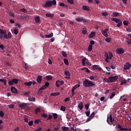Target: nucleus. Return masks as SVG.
<instances>
[{"label": "nucleus", "instance_id": "1", "mask_svg": "<svg viewBox=\"0 0 131 131\" xmlns=\"http://www.w3.org/2000/svg\"><path fill=\"white\" fill-rule=\"evenodd\" d=\"M118 79V76H115L114 77L110 76L108 78H104L103 79V81L107 82V83H112V82H115V81H116V80H117Z\"/></svg>", "mask_w": 131, "mask_h": 131}, {"label": "nucleus", "instance_id": "2", "mask_svg": "<svg viewBox=\"0 0 131 131\" xmlns=\"http://www.w3.org/2000/svg\"><path fill=\"white\" fill-rule=\"evenodd\" d=\"M83 85L84 88H91V86H94L96 84L94 83V82L89 81L88 79H85L83 81Z\"/></svg>", "mask_w": 131, "mask_h": 131}, {"label": "nucleus", "instance_id": "3", "mask_svg": "<svg viewBox=\"0 0 131 131\" xmlns=\"http://www.w3.org/2000/svg\"><path fill=\"white\" fill-rule=\"evenodd\" d=\"M50 85V83L48 82H46L45 83V84L43 85L42 87H41L39 90H38V93H39L40 94H41V91H42L43 90H46V89H47V88H48V86H49Z\"/></svg>", "mask_w": 131, "mask_h": 131}, {"label": "nucleus", "instance_id": "4", "mask_svg": "<svg viewBox=\"0 0 131 131\" xmlns=\"http://www.w3.org/2000/svg\"><path fill=\"white\" fill-rule=\"evenodd\" d=\"M75 20L77 22H83V23H86L88 22V20L85 18H83L82 17H76L75 18Z\"/></svg>", "mask_w": 131, "mask_h": 131}, {"label": "nucleus", "instance_id": "5", "mask_svg": "<svg viewBox=\"0 0 131 131\" xmlns=\"http://www.w3.org/2000/svg\"><path fill=\"white\" fill-rule=\"evenodd\" d=\"M106 121L108 124L111 125L113 124V121L112 120V114H110L109 117H107Z\"/></svg>", "mask_w": 131, "mask_h": 131}, {"label": "nucleus", "instance_id": "6", "mask_svg": "<svg viewBox=\"0 0 131 131\" xmlns=\"http://www.w3.org/2000/svg\"><path fill=\"white\" fill-rule=\"evenodd\" d=\"M125 52V50L122 48H119L118 49H117V53L118 54V55H122V54H124Z\"/></svg>", "mask_w": 131, "mask_h": 131}, {"label": "nucleus", "instance_id": "7", "mask_svg": "<svg viewBox=\"0 0 131 131\" xmlns=\"http://www.w3.org/2000/svg\"><path fill=\"white\" fill-rule=\"evenodd\" d=\"M52 6V2L51 1H47L46 4L43 5L44 8H50Z\"/></svg>", "mask_w": 131, "mask_h": 131}, {"label": "nucleus", "instance_id": "8", "mask_svg": "<svg viewBox=\"0 0 131 131\" xmlns=\"http://www.w3.org/2000/svg\"><path fill=\"white\" fill-rule=\"evenodd\" d=\"M131 68V64L129 62H126L124 64V70H129Z\"/></svg>", "mask_w": 131, "mask_h": 131}, {"label": "nucleus", "instance_id": "9", "mask_svg": "<svg viewBox=\"0 0 131 131\" xmlns=\"http://www.w3.org/2000/svg\"><path fill=\"white\" fill-rule=\"evenodd\" d=\"M4 37L6 39H11V37H12V34L9 32L8 33L7 35V34H5V35H4Z\"/></svg>", "mask_w": 131, "mask_h": 131}, {"label": "nucleus", "instance_id": "10", "mask_svg": "<svg viewBox=\"0 0 131 131\" xmlns=\"http://www.w3.org/2000/svg\"><path fill=\"white\" fill-rule=\"evenodd\" d=\"M118 128H119V130L123 131V130H126V131H131V128H122V126L120 125V124H118L117 126Z\"/></svg>", "mask_w": 131, "mask_h": 131}, {"label": "nucleus", "instance_id": "11", "mask_svg": "<svg viewBox=\"0 0 131 131\" xmlns=\"http://www.w3.org/2000/svg\"><path fill=\"white\" fill-rule=\"evenodd\" d=\"M92 69H93V70H99V71H101V70H102V68L100 67V66L97 64L93 66Z\"/></svg>", "mask_w": 131, "mask_h": 131}, {"label": "nucleus", "instance_id": "12", "mask_svg": "<svg viewBox=\"0 0 131 131\" xmlns=\"http://www.w3.org/2000/svg\"><path fill=\"white\" fill-rule=\"evenodd\" d=\"M62 84H64V81H60V80H57L56 82V85L57 88H59L60 85H62Z\"/></svg>", "mask_w": 131, "mask_h": 131}, {"label": "nucleus", "instance_id": "13", "mask_svg": "<svg viewBox=\"0 0 131 131\" xmlns=\"http://www.w3.org/2000/svg\"><path fill=\"white\" fill-rule=\"evenodd\" d=\"M64 74L66 76H68L65 77V78H66V79H70V72H69V71H65Z\"/></svg>", "mask_w": 131, "mask_h": 131}, {"label": "nucleus", "instance_id": "14", "mask_svg": "<svg viewBox=\"0 0 131 131\" xmlns=\"http://www.w3.org/2000/svg\"><path fill=\"white\" fill-rule=\"evenodd\" d=\"M80 84H77L75 86H74L72 89V93L73 94L74 93V91L76 90V89H78V88H80Z\"/></svg>", "mask_w": 131, "mask_h": 131}, {"label": "nucleus", "instance_id": "15", "mask_svg": "<svg viewBox=\"0 0 131 131\" xmlns=\"http://www.w3.org/2000/svg\"><path fill=\"white\" fill-rule=\"evenodd\" d=\"M19 107L21 108V109H25L26 107H27V103H23L20 104H19Z\"/></svg>", "mask_w": 131, "mask_h": 131}, {"label": "nucleus", "instance_id": "16", "mask_svg": "<svg viewBox=\"0 0 131 131\" xmlns=\"http://www.w3.org/2000/svg\"><path fill=\"white\" fill-rule=\"evenodd\" d=\"M41 80H42V76L38 75L37 78L38 83H41Z\"/></svg>", "mask_w": 131, "mask_h": 131}, {"label": "nucleus", "instance_id": "17", "mask_svg": "<svg viewBox=\"0 0 131 131\" xmlns=\"http://www.w3.org/2000/svg\"><path fill=\"white\" fill-rule=\"evenodd\" d=\"M104 57H105V61L107 63H109L110 60H109V54L107 52H105Z\"/></svg>", "mask_w": 131, "mask_h": 131}, {"label": "nucleus", "instance_id": "18", "mask_svg": "<svg viewBox=\"0 0 131 131\" xmlns=\"http://www.w3.org/2000/svg\"><path fill=\"white\" fill-rule=\"evenodd\" d=\"M11 92L12 93H13V94H17V93H18V91L17 90V89H16V88L15 87H11Z\"/></svg>", "mask_w": 131, "mask_h": 131}, {"label": "nucleus", "instance_id": "19", "mask_svg": "<svg viewBox=\"0 0 131 131\" xmlns=\"http://www.w3.org/2000/svg\"><path fill=\"white\" fill-rule=\"evenodd\" d=\"M94 36H96V32H92L89 36V38H93V37H94Z\"/></svg>", "mask_w": 131, "mask_h": 131}, {"label": "nucleus", "instance_id": "20", "mask_svg": "<svg viewBox=\"0 0 131 131\" xmlns=\"http://www.w3.org/2000/svg\"><path fill=\"white\" fill-rule=\"evenodd\" d=\"M25 85H27V86H31L32 85V81H30L29 82H26L24 83Z\"/></svg>", "mask_w": 131, "mask_h": 131}, {"label": "nucleus", "instance_id": "21", "mask_svg": "<svg viewBox=\"0 0 131 131\" xmlns=\"http://www.w3.org/2000/svg\"><path fill=\"white\" fill-rule=\"evenodd\" d=\"M53 36H54V33H51L49 35L45 34V37L46 38H51V37H53Z\"/></svg>", "mask_w": 131, "mask_h": 131}, {"label": "nucleus", "instance_id": "22", "mask_svg": "<svg viewBox=\"0 0 131 131\" xmlns=\"http://www.w3.org/2000/svg\"><path fill=\"white\" fill-rule=\"evenodd\" d=\"M111 20L112 21H114V22H116V23H118L119 22H120V21H121V20L116 18H112Z\"/></svg>", "mask_w": 131, "mask_h": 131}, {"label": "nucleus", "instance_id": "23", "mask_svg": "<svg viewBox=\"0 0 131 131\" xmlns=\"http://www.w3.org/2000/svg\"><path fill=\"white\" fill-rule=\"evenodd\" d=\"M81 70H85V72H87V73H91V71L89 70L88 68H82L81 69Z\"/></svg>", "mask_w": 131, "mask_h": 131}, {"label": "nucleus", "instance_id": "24", "mask_svg": "<svg viewBox=\"0 0 131 131\" xmlns=\"http://www.w3.org/2000/svg\"><path fill=\"white\" fill-rule=\"evenodd\" d=\"M0 82H3L4 85H7V80L5 79H0Z\"/></svg>", "mask_w": 131, "mask_h": 131}, {"label": "nucleus", "instance_id": "25", "mask_svg": "<svg viewBox=\"0 0 131 131\" xmlns=\"http://www.w3.org/2000/svg\"><path fill=\"white\" fill-rule=\"evenodd\" d=\"M13 84H17L19 82V79L13 78L12 79Z\"/></svg>", "mask_w": 131, "mask_h": 131}, {"label": "nucleus", "instance_id": "26", "mask_svg": "<svg viewBox=\"0 0 131 131\" xmlns=\"http://www.w3.org/2000/svg\"><path fill=\"white\" fill-rule=\"evenodd\" d=\"M59 95H60L59 92L51 93L50 94V96H53L54 97H56V96H59Z\"/></svg>", "mask_w": 131, "mask_h": 131}, {"label": "nucleus", "instance_id": "27", "mask_svg": "<svg viewBox=\"0 0 131 131\" xmlns=\"http://www.w3.org/2000/svg\"><path fill=\"white\" fill-rule=\"evenodd\" d=\"M29 101H30V102H35L36 101V99L35 97H30L29 98Z\"/></svg>", "mask_w": 131, "mask_h": 131}, {"label": "nucleus", "instance_id": "28", "mask_svg": "<svg viewBox=\"0 0 131 131\" xmlns=\"http://www.w3.org/2000/svg\"><path fill=\"white\" fill-rule=\"evenodd\" d=\"M78 108L80 109V110H82V108H83V103L82 102H80L78 104Z\"/></svg>", "mask_w": 131, "mask_h": 131}, {"label": "nucleus", "instance_id": "29", "mask_svg": "<svg viewBox=\"0 0 131 131\" xmlns=\"http://www.w3.org/2000/svg\"><path fill=\"white\" fill-rule=\"evenodd\" d=\"M85 61H86V57H84L82 59V65L85 66Z\"/></svg>", "mask_w": 131, "mask_h": 131}, {"label": "nucleus", "instance_id": "30", "mask_svg": "<svg viewBox=\"0 0 131 131\" xmlns=\"http://www.w3.org/2000/svg\"><path fill=\"white\" fill-rule=\"evenodd\" d=\"M47 80H52L53 79V77L52 75H48L46 77Z\"/></svg>", "mask_w": 131, "mask_h": 131}, {"label": "nucleus", "instance_id": "31", "mask_svg": "<svg viewBox=\"0 0 131 131\" xmlns=\"http://www.w3.org/2000/svg\"><path fill=\"white\" fill-rule=\"evenodd\" d=\"M46 16L47 17V18H52V17H54V14L47 13Z\"/></svg>", "mask_w": 131, "mask_h": 131}, {"label": "nucleus", "instance_id": "32", "mask_svg": "<svg viewBox=\"0 0 131 131\" xmlns=\"http://www.w3.org/2000/svg\"><path fill=\"white\" fill-rule=\"evenodd\" d=\"M35 21L36 23H39L40 22V18H39V16H37L35 18Z\"/></svg>", "mask_w": 131, "mask_h": 131}, {"label": "nucleus", "instance_id": "33", "mask_svg": "<svg viewBox=\"0 0 131 131\" xmlns=\"http://www.w3.org/2000/svg\"><path fill=\"white\" fill-rule=\"evenodd\" d=\"M82 8L84 11H90V7L89 6H83Z\"/></svg>", "mask_w": 131, "mask_h": 131}, {"label": "nucleus", "instance_id": "34", "mask_svg": "<svg viewBox=\"0 0 131 131\" xmlns=\"http://www.w3.org/2000/svg\"><path fill=\"white\" fill-rule=\"evenodd\" d=\"M7 34V32H5L4 30L0 29V34L2 35H5V34Z\"/></svg>", "mask_w": 131, "mask_h": 131}, {"label": "nucleus", "instance_id": "35", "mask_svg": "<svg viewBox=\"0 0 131 131\" xmlns=\"http://www.w3.org/2000/svg\"><path fill=\"white\" fill-rule=\"evenodd\" d=\"M61 129L62 131H68L69 130V127L62 126Z\"/></svg>", "mask_w": 131, "mask_h": 131}, {"label": "nucleus", "instance_id": "36", "mask_svg": "<svg viewBox=\"0 0 131 131\" xmlns=\"http://www.w3.org/2000/svg\"><path fill=\"white\" fill-rule=\"evenodd\" d=\"M60 7H65L66 8H68V6L67 5L61 2L59 3Z\"/></svg>", "mask_w": 131, "mask_h": 131}, {"label": "nucleus", "instance_id": "37", "mask_svg": "<svg viewBox=\"0 0 131 131\" xmlns=\"http://www.w3.org/2000/svg\"><path fill=\"white\" fill-rule=\"evenodd\" d=\"M102 34L105 36V37H108V34L106 32H104L103 31H101Z\"/></svg>", "mask_w": 131, "mask_h": 131}, {"label": "nucleus", "instance_id": "38", "mask_svg": "<svg viewBox=\"0 0 131 131\" xmlns=\"http://www.w3.org/2000/svg\"><path fill=\"white\" fill-rule=\"evenodd\" d=\"M63 62L65 64H66L67 66L69 65V61H68V60H67V59L64 58L63 59Z\"/></svg>", "mask_w": 131, "mask_h": 131}, {"label": "nucleus", "instance_id": "39", "mask_svg": "<svg viewBox=\"0 0 131 131\" xmlns=\"http://www.w3.org/2000/svg\"><path fill=\"white\" fill-rule=\"evenodd\" d=\"M52 115L53 116L54 119H57L58 118V114L56 113H53Z\"/></svg>", "mask_w": 131, "mask_h": 131}, {"label": "nucleus", "instance_id": "40", "mask_svg": "<svg viewBox=\"0 0 131 131\" xmlns=\"http://www.w3.org/2000/svg\"><path fill=\"white\" fill-rule=\"evenodd\" d=\"M112 57H113V54L111 52H108V60L109 59L111 60L112 59Z\"/></svg>", "mask_w": 131, "mask_h": 131}, {"label": "nucleus", "instance_id": "41", "mask_svg": "<svg viewBox=\"0 0 131 131\" xmlns=\"http://www.w3.org/2000/svg\"><path fill=\"white\" fill-rule=\"evenodd\" d=\"M95 114H96L95 113V112H92V113L90 116V118H91V119H93L94 117H95Z\"/></svg>", "mask_w": 131, "mask_h": 131}, {"label": "nucleus", "instance_id": "42", "mask_svg": "<svg viewBox=\"0 0 131 131\" xmlns=\"http://www.w3.org/2000/svg\"><path fill=\"white\" fill-rule=\"evenodd\" d=\"M119 13L117 12H113V17H118V16H119Z\"/></svg>", "mask_w": 131, "mask_h": 131}, {"label": "nucleus", "instance_id": "43", "mask_svg": "<svg viewBox=\"0 0 131 131\" xmlns=\"http://www.w3.org/2000/svg\"><path fill=\"white\" fill-rule=\"evenodd\" d=\"M116 94H115V92H113L110 97V99H113V98L114 97V96L116 95Z\"/></svg>", "mask_w": 131, "mask_h": 131}, {"label": "nucleus", "instance_id": "44", "mask_svg": "<svg viewBox=\"0 0 131 131\" xmlns=\"http://www.w3.org/2000/svg\"><path fill=\"white\" fill-rule=\"evenodd\" d=\"M39 122H41V121H40V119H36V120H35V121H34V123H35V124H38V123H39Z\"/></svg>", "mask_w": 131, "mask_h": 131}, {"label": "nucleus", "instance_id": "45", "mask_svg": "<svg viewBox=\"0 0 131 131\" xmlns=\"http://www.w3.org/2000/svg\"><path fill=\"white\" fill-rule=\"evenodd\" d=\"M88 32V31L86 30V28H84L82 31V33H83V34H86V33Z\"/></svg>", "mask_w": 131, "mask_h": 131}, {"label": "nucleus", "instance_id": "46", "mask_svg": "<svg viewBox=\"0 0 131 131\" xmlns=\"http://www.w3.org/2000/svg\"><path fill=\"white\" fill-rule=\"evenodd\" d=\"M61 54L63 57H64L65 58H67V54L66 53V52H65V51H62Z\"/></svg>", "mask_w": 131, "mask_h": 131}, {"label": "nucleus", "instance_id": "47", "mask_svg": "<svg viewBox=\"0 0 131 131\" xmlns=\"http://www.w3.org/2000/svg\"><path fill=\"white\" fill-rule=\"evenodd\" d=\"M39 112H40V108L39 107H37L35 110V114H38V113Z\"/></svg>", "mask_w": 131, "mask_h": 131}, {"label": "nucleus", "instance_id": "48", "mask_svg": "<svg viewBox=\"0 0 131 131\" xmlns=\"http://www.w3.org/2000/svg\"><path fill=\"white\" fill-rule=\"evenodd\" d=\"M92 50H93V45H90L88 48V51L89 52H92Z\"/></svg>", "mask_w": 131, "mask_h": 131}, {"label": "nucleus", "instance_id": "49", "mask_svg": "<svg viewBox=\"0 0 131 131\" xmlns=\"http://www.w3.org/2000/svg\"><path fill=\"white\" fill-rule=\"evenodd\" d=\"M123 24L125 26H127L128 25V21L127 20H124Z\"/></svg>", "mask_w": 131, "mask_h": 131}, {"label": "nucleus", "instance_id": "50", "mask_svg": "<svg viewBox=\"0 0 131 131\" xmlns=\"http://www.w3.org/2000/svg\"><path fill=\"white\" fill-rule=\"evenodd\" d=\"M60 110H61V111L64 112L65 110H66V107H65V106H63V105L61 106V107H60Z\"/></svg>", "mask_w": 131, "mask_h": 131}, {"label": "nucleus", "instance_id": "51", "mask_svg": "<svg viewBox=\"0 0 131 131\" xmlns=\"http://www.w3.org/2000/svg\"><path fill=\"white\" fill-rule=\"evenodd\" d=\"M122 25V21L120 20L117 25V27H120Z\"/></svg>", "mask_w": 131, "mask_h": 131}, {"label": "nucleus", "instance_id": "52", "mask_svg": "<svg viewBox=\"0 0 131 131\" xmlns=\"http://www.w3.org/2000/svg\"><path fill=\"white\" fill-rule=\"evenodd\" d=\"M126 81H127L126 80H122L120 83V85H123V84H125V83H126Z\"/></svg>", "mask_w": 131, "mask_h": 131}, {"label": "nucleus", "instance_id": "53", "mask_svg": "<svg viewBox=\"0 0 131 131\" xmlns=\"http://www.w3.org/2000/svg\"><path fill=\"white\" fill-rule=\"evenodd\" d=\"M84 107L86 110H89V108H90V103H87L84 105Z\"/></svg>", "mask_w": 131, "mask_h": 131}, {"label": "nucleus", "instance_id": "54", "mask_svg": "<svg viewBox=\"0 0 131 131\" xmlns=\"http://www.w3.org/2000/svg\"><path fill=\"white\" fill-rule=\"evenodd\" d=\"M20 12H23L24 13H27V10L25 8H23L20 10Z\"/></svg>", "mask_w": 131, "mask_h": 131}, {"label": "nucleus", "instance_id": "55", "mask_svg": "<svg viewBox=\"0 0 131 131\" xmlns=\"http://www.w3.org/2000/svg\"><path fill=\"white\" fill-rule=\"evenodd\" d=\"M31 92L30 91H27V92H25L23 95L24 96H28V95H29V94H30Z\"/></svg>", "mask_w": 131, "mask_h": 131}, {"label": "nucleus", "instance_id": "56", "mask_svg": "<svg viewBox=\"0 0 131 131\" xmlns=\"http://www.w3.org/2000/svg\"><path fill=\"white\" fill-rule=\"evenodd\" d=\"M8 84L9 85H13V84H14V83L13 82L12 80H9L8 81Z\"/></svg>", "mask_w": 131, "mask_h": 131}, {"label": "nucleus", "instance_id": "57", "mask_svg": "<svg viewBox=\"0 0 131 131\" xmlns=\"http://www.w3.org/2000/svg\"><path fill=\"white\" fill-rule=\"evenodd\" d=\"M101 15H102V16H104V17H106V16H108V13H107V12H102V13H101Z\"/></svg>", "mask_w": 131, "mask_h": 131}, {"label": "nucleus", "instance_id": "58", "mask_svg": "<svg viewBox=\"0 0 131 131\" xmlns=\"http://www.w3.org/2000/svg\"><path fill=\"white\" fill-rule=\"evenodd\" d=\"M18 32H19V31H18L17 29H15L14 30V34H15V35H17V34H18Z\"/></svg>", "mask_w": 131, "mask_h": 131}, {"label": "nucleus", "instance_id": "59", "mask_svg": "<svg viewBox=\"0 0 131 131\" xmlns=\"http://www.w3.org/2000/svg\"><path fill=\"white\" fill-rule=\"evenodd\" d=\"M28 124L29 126H32V125H33V120L30 121L28 123Z\"/></svg>", "mask_w": 131, "mask_h": 131}, {"label": "nucleus", "instance_id": "60", "mask_svg": "<svg viewBox=\"0 0 131 131\" xmlns=\"http://www.w3.org/2000/svg\"><path fill=\"white\" fill-rule=\"evenodd\" d=\"M5 66H6V67H9L12 66V64H11V63L8 62H6L5 63Z\"/></svg>", "mask_w": 131, "mask_h": 131}, {"label": "nucleus", "instance_id": "61", "mask_svg": "<svg viewBox=\"0 0 131 131\" xmlns=\"http://www.w3.org/2000/svg\"><path fill=\"white\" fill-rule=\"evenodd\" d=\"M68 2L71 5H73L74 4V1L73 0H68Z\"/></svg>", "mask_w": 131, "mask_h": 131}, {"label": "nucleus", "instance_id": "62", "mask_svg": "<svg viewBox=\"0 0 131 131\" xmlns=\"http://www.w3.org/2000/svg\"><path fill=\"white\" fill-rule=\"evenodd\" d=\"M41 117H44V118H48V115L47 114H42Z\"/></svg>", "mask_w": 131, "mask_h": 131}, {"label": "nucleus", "instance_id": "63", "mask_svg": "<svg viewBox=\"0 0 131 131\" xmlns=\"http://www.w3.org/2000/svg\"><path fill=\"white\" fill-rule=\"evenodd\" d=\"M5 115V114H4V112L2 111H0V116L1 117H4V116Z\"/></svg>", "mask_w": 131, "mask_h": 131}, {"label": "nucleus", "instance_id": "64", "mask_svg": "<svg viewBox=\"0 0 131 131\" xmlns=\"http://www.w3.org/2000/svg\"><path fill=\"white\" fill-rule=\"evenodd\" d=\"M105 41H106V42H110L111 41V38H105Z\"/></svg>", "mask_w": 131, "mask_h": 131}]
</instances>
